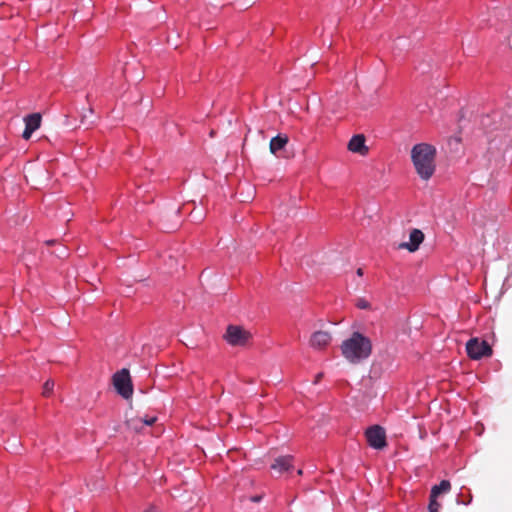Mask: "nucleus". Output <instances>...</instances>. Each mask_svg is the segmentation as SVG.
Here are the masks:
<instances>
[{
  "label": "nucleus",
  "mask_w": 512,
  "mask_h": 512,
  "mask_svg": "<svg viewBox=\"0 0 512 512\" xmlns=\"http://www.w3.org/2000/svg\"><path fill=\"white\" fill-rule=\"evenodd\" d=\"M411 161L417 175L429 180L436 170V148L428 143H419L411 149Z\"/></svg>",
  "instance_id": "f257e3e1"
},
{
  "label": "nucleus",
  "mask_w": 512,
  "mask_h": 512,
  "mask_svg": "<svg viewBox=\"0 0 512 512\" xmlns=\"http://www.w3.org/2000/svg\"><path fill=\"white\" fill-rule=\"evenodd\" d=\"M342 355L350 363L357 364L370 357L372 342L370 338L360 332H354L341 344Z\"/></svg>",
  "instance_id": "f03ea898"
},
{
  "label": "nucleus",
  "mask_w": 512,
  "mask_h": 512,
  "mask_svg": "<svg viewBox=\"0 0 512 512\" xmlns=\"http://www.w3.org/2000/svg\"><path fill=\"white\" fill-rule=\"evenodd\" d=\"M252 333L248 329L240 325H228L225 333L223 334V339L230 345L234 347H244L247 346L252 340Z\"/></svg>",
  "instance_id": "7ed1b4c3"
},
{
  "label": "nucleus",
  "mask_w": 512,
  "mask_h": 512,
  "mask_svg": "<svg viewBox=\"0 0 512 512\" xmlns=\"http://www.w3.org/2000/svg\"><path fill=\"white\" fill-rule=\"evenodd\" d=\"M466 352L472 360H480L484 357H491L493 350L485 340L471 338L466 343Z\"/></svg>",
  "instance_id": "20e7f679"
},
{
  "label": "nucleus",
  "mask_w": 512,
  "mask_h": 512,
  "mask_svg": "<svg viewBox=\"0 0 512 512\" xmlns=\"http://www.w3.org/2000/svg\"><path fill=\"white\" fill-rule=\"evenodd\" d=\"M113 385L117 392L128 399L133 394V387L128 369L123 368L113 376Z\"/></svg>",
  "instance_id": "39448f33"
},
{
  "label": "nucleus",
  "mask_w": 512,
  "mask_h": 512,
  "mask_svg": "<svg viewBox=\"0 0 512 512\" xmlns=\"http://www.w3.org/2000/svg\"><path fill=\"white\" fill-rule=\"evenodd\" d=\"M367 442L374 449H383L386 446L385 430L380 426H372L366 431Z\"/></svg>",
  "instance_id": "423d86ee"
},
{
  "label": "nucleus",
  "mask_w": 512,
  "mask_h": 512,
  "mask_svg": "<svg viewBox=\"0 0 512 512\" xmlns=\"http://www.w3.org/2000/svg\"><path fill=\"white\" fill-rule=\"evenodd\" d=\"M332 336L327 331H315L309 340V344L312 348L317 350H323L330 345Z\"/></svg>",
  "instance_id": "0eeeda50"
},
{
  "label": "nucleus",
  "mask_w": 512,
  "mask_h": 512,
  "mask_svg": "<svg viewBox=\"0 0 512 512\" xmlns=\"http://www.w3.org/2000/svg\"><path fill=\"white\" fill-rule=\"evenodd\" d=\"M409 240H410L409 242L401 243L399 245V248L400 249H407L410 252H415V251L418 250L420 244L423 242L424 234L419 229H413L410 232Z\"/></svg>",
  "instance_id": "6e6552de"
},
{
  "label": "nucleus",
  "mask_w": 512,
  "mask_h": 512,
  "mask_svg": "<svg viewBox=\"0 0 512 512\" xmlns=\"http://www.w3.org/2000/svg\"><path fill=\"white\" fill-rule=\"evenodd\" d=\"M25 130L22 137L25 140L30 139L32 133L36 131L41 125V115L39 113H33L24 118Z\"/></svg>",
  "instance_id": "1a4fd4ad"
},
{
  "label": "nucleus",
  "mask_w": 512,
  "mask_h": 512,
  "mask_svg": "<svg viewBox=\"0 0 512 512\" xmlns=\"http://www.w3.org/2000/svg\"><path fill=\"white\" fill-rule=\"evenodd\" d=\"M348 150L362 156L368 153V147L365 145V137L362 134L354 135L347 146Z\"/></svg>",
  "instance_id": "9d476101"
},
{
  "label": "nucleus",
  "mask_w": 512,
  "mask_h": 512,
  "mask_svg": "<svg viewBox=\"0 0 512 512\" xmlns=\"http://www.w3.org/2000/svg\"><path fill=\"white\" fill-rule=\"evenodd\" d=\"M293 467V457L292 456H280L276 458L271 465V469L276 471L278 474H282L284 472L289 471Z\"/></svg>",
  "instance_id": "9b49d317"
},
{
  "label": "nucleus",
  "mask_w": 512,
  "mask_h": 512,
  "mask_svg": "<svg viewBox=\"0 0 512 512\" xmlns=\"http://www.w3.org/2000/svg\"><path fill=\"white\" fill-rule=\"evenodd\" d=\"M287 143L288 137L286 135H277L276 137H273L269 145L270 152L272 154H277V152L282 150Z\"/></svg>",
  "instance_id": "f8f14e48"
},
{
  "label": "nucleus",
  "mask_w": 512,
  "mask_h": 512,
  "mask_svg": "<svg viewBox=\"0 0 512 512\" xmlns=\"http://www.w3.org/2000/svg\"><path fill=\"white\" fill-rule=\"evenodd\" d=\"M451 484L447 480H442L439 485H435L432 490L431 494H433V497H438L441 493H446L450 491Z\"/></svg>",
  "instance_id": "ddd939ff"
},
{
  "label": "nucleus",
  "mask_w": 512,
  "mask_h": 512,
  "mask_svg": "<svg viewBox=\"0 0 512 512\" xmlns=\"http://www.w3.org/2000/svg\"><path fill=\"white\" fill-rule=\"evenodd\" d=\"M54 381L53 380H47L43 385V391L42 394L45 397H49L54 389Z\"/></svg>",
  "instance_id": "4468645a"
},
{
  "label": "nucleus",
  "mask_w": 512,
  "mask_h": 512,
  "mask_svg": "<svg viewBox=\"0 0 512 512\" xmlns=\"http://www.w3.org/2000/svg\"><path fill=\"white\" fill-rule=\"evenodd\" d=\"M436 499L437 497H433V494H430L429 512H439L441 504Z\"/></svg>",
  "instance_id": "2eb2a0df"
},
{
  "label": "nucleus",
  "mask_w": 512,
  "mask_h": 512,
  "mask_svg": "<svg viewBox=\"0 0 512 512\" xmlns=\"http://www.w3.org/2000/svg\"><path fill=\"white\" fill-rule=\"evenodd\" d=\"M156 420H157V418H156V417H154V416H151V417L146 416V417H144V418H142V419H141V421H142L144 424L148 425V426L153 425V424L156 422Z\"/></svg>",
  "instance_id": "dca6fc26"
},
{
  "label": "nucleus",
  "mask_w": 512,
  "mask_h": 512,
  "mask_svg": "<svg viewBox=\"0 0 512 512\" xmlns=\"http://www.w3.org/2000/svg\"><path fill=\"white\" fill-rule=\"evenodd\" d=\"M357 307L360 309H368L370 304L365 299H359L357 301Z\"/></svg>",
  "instance_id": "f3484780"
},
{
  "label": "nucleus",
  "mask_w": 512,
  "mask_h": 512,
  "mask_svg": "<svg viewBox=\"0 0 512 512\" xmlns=\"http://www.w3.org/2000/svg\"><path fill=\"white\" fill-rule=\"evenodd\" d=\"M144 512H161V511L155 506H150Z\"/></svg>",
  "instance_id": "a211bd4d"
},
{
  "label": "nucleus",
  "mask_w": 512,
  "mask_h": 512,
  "mask_svg": "<svg viewBox=\"0 0 512 512\" xmlns=\"http://www.w3.org/2000/svg\"><path fill=\"white\" fill-rule=\"evenodd\" d=\"M261 498H262L261 496H255V497H252L251 500L253 502H259L261 500Z\"/></svg>",
  "instance_id": "6ab92c4d"
},
{
  "label": "nucleus",
  "mask_w": 512,
  "mask_h": 512,
  "mask_svg": "<svg viewBox=\"0 0 512 512\" xmlns=\"http://www.w3.org/2000/svg\"><path fill=\"white\" fill-rule=\"evenodd\" d=\"M357 275L358 276H362L363 275V269L362 268H358L357 269Z\"/></svg>",
  "instance_id": "aec40b11"
},
{
  "label": "nucleus",
  "mask_w": 512,
  "mask_h": 512,
  "mask_svg": "<svg viewBox=\"0 0 512 512\" xmlns=\"http://www.w3.org/2000/svg\"><path fill=\"white\" fill-rule=\"evenodd\" d=\"M302 474V470H298V475H301Z\"/></svg>",
  "instance_id": "412c9836"
}]
</instances>
